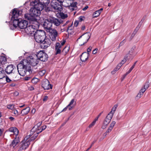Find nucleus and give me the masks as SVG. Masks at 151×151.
Segmentation results:
<instances>
[{
    "label": "nucleus",
    "mask_w": 151,
    "mask_h": 151,
    "mask_svg": "<svg viewBox=\"0 0 151 151\" xmlns=\"http://www.w3.org/2000/svg\"><path fill=\"white\" fill-rule=\"evenodd\" d=\"M40 11L38 10L34 6L30 9V14H25L24 17L25 19L29 20L30 22H37L36 17L40 16Z\"/></svg>",
    "instance_id": "obj_1"
},
{
    "label": "nucleus",
    "mask_w": 151,
    "mask_h": 151,
    "mask_svg": "<svg viewBox=\"0 0 151 151\" xmlns=\"http://www.w3.org/2000/svg\"><path fill=\"white\" fill-rule=\"evenodd\" d=\"M20 12H22L19 10L14 9L10 14V16H11V20L13 21V25L15 27H19V22L21 20V19L18 18L19 17L21 14Z\"/></svg>",
    "instance_id": "obj_2"
},
{
    "label": "nucleus",
    "mask_w": 151,
    "mask_h": 151,
    "mask_svg": "<svg viewBox=\"0 0 151 151\" xmlns=\"http://www.w3.org/2000/svg\"><path fill=\"white\" fill-rule=\"evenodd\" d=\"M33 136L29 135L26 136L20 143V147L18 151H24L27 148L30 144L31 141L34 140L35 139H33Z\"/></svg>",
    "instance_id": "obj_3"
},
{
    "label": "nucleus",
    "mask_w": 151,
    "mask_h": 151,
    "mask_svg": "<svg viewBox=\"0 0 151 151\" xmlns=\"http://www.w3.org/2000/svg\"><path fill=\"white\" fill-rule=\"evenodd\" d=\"M32 22L31 23H32ZM35 24V25L33 24L34 23L32 22V24L27 26V27L24 29L26 33L30 36H33L35 35V31L37 30V28L39 27V24L38 22H34Z\"/></svg>",
    "instance_id": "obj_4"
},
{
    "label": "nucleus",
    "mask_w": 151,
    "mask_h": 151,
    "mask_svg": "<svg viewBox=\"0 0 151 151\" xmlns=\"http://www.w3.org/2000/svg\"><path fill=\"white\" fill-rule=\"evenodd\" d=\"M35 39L36 42L40 43L45 38L46 33L42 30H37L35 32Z\"/></svg>",
    "instance_id": "obj_5"
},
{
    "label": "nucleus",
    "mask_w": 151,
    "mask_h": 151,
    "mask_svg": "<svg viewBox=\"0 0 151 151\" xmlns=\"http://www.w3.org/2000/svg\"><path fill=\"white\" fill-rule=\"evenodd\" d=\"M30 4L40 12L43 9L45 5L44 4L40 2V1H32L30 2Z\"/></svg>",
    "instance_id": "obj_6"
},
{
    "label": "nucleus",
    "mask_w": 151,
    "mask_h": 151,
    "mask_svg": "<svg viewBox=\"0 0 151 151\" xmlns=\"http://www.w3.org/2000/svg\"><path fill=\"white\" fill-rule=\"evenodd\" d=\"M37 56H30L27 57L30 66L31 65L32 66H35L38 64L39 60L37 59Z\"/></svg>",
    "instance_id": "obj_7"
},
{
    "label": "nucleus",
    "mask_w": 151,
    "mask_h": 151,
    "mask_svg": "<svg viewBox=\"0 0 151 151\" xmlns=\"http://www.w3.org/2000/svg\"><path fill=\"white\" fill-rule=\"evenodd\" d=\"M51 42L50 39L45 37L41 42L40 47L43 49H46L51 45Z\"/></svg>",
    "instance_id": "obj_8"
},
{
    "label": "nucleus",
    "mask_w": 151,
    "mask_h": 151,
    "mask_svg": "<svg viewBox=\"0 0 151 151\" xmlns=\"http://www.w3.org/2000/svg\"><path fill=\"white\" fill-rule=\"evenodd\" d=\"M91 34L88 33H86L83 34L79 37L77 40L78 41L81 38V41L82 42V44L80 45L82 46L83 45L86 43L90 37Z\"/></svg>",
    "instance_id": "obj_9"
},
{
    "label": "nucleus",
    "mask_w": 151,
    "mask_h": 151,
    "mask_svg": "<svg viewBox=\"0 0 151 151\" xmlns=\"http://www.w3.org/2000/svg\"><path fill=\"white\" fill-rule=\"evenodd\" d=\"M37 57L38 59H39L41 61L45 62L47 60L48 58L47 55L43 51H40L37 54Z\"/></svg>",
    "instance_id": "obj_10"
},
{
    "label": "nucleus",
    "mask_w": 151,
    "mask_h": 151,
    "mask_svg": "<svg viewBox=\"0 0 151 151\" xmlns=\"http://www.w3.org/2000/svg\"><path fill=\"white\" fill-rule=\"evenodd\" d=\"M41 84L42 87L45 90H48L52 88V85L50 84L49 81L47 79L43 80Z\"/></svg>",
    "instance_id": "obj_11"
},
{
    "label": "nucleus",
    "mask_w": 151,
    "mask_h": 151,
    "mask_svg": "<svg viewBox=\"0 0 151 151\" xmlns=\"http://www.w3.org/2000/svg\"><path fill=\"white\" fill-rule=\"evenodd\" d=\"M56 1H51V4L52 6L54 9L56 10L57 12L61 11L62 10L61 5L59 4Z\"/></svg>",
    "instance_id": "obj_12"
},
{
    "label": "nucleus",
    "mask_w": 151,
    "mask_h": 151,
    "mask_svg": "<svg viewBox=\"0 0 151 151\" xmlns=\"http://www.w3.org/2000/svg\"><path fill=\"white\" fill-rule=\"evenodd\" d=\"M52 25V22L50 21L49 18L45 20L43 24V26L45 29H47V31H49L52 29L51 28Z\"/></svg>",
    "instance_id": "obj_13"
},
{
    "label": "nucleus",
    "mask_w": 151,
    "mask_h": 151,
    "mask_svg": "<svg viewBox=\"0 0 151 151\" xmlns=\"http://www.w3.org/2000/svg\"><path fill=\"white\" fill-rule=\"evenodd\" d=\"M50 32V39L52 41H55L56 40V37L58 35V32L55 29H53L49 31Z\"/></svg>",
    "instance_id": "obj_14"
},
{
    "label": "nucleus",
    "mask_w": 151,
    "mask_h": 151,
    "mask_svg": "<svg viewBox=\"0 0 151 151\" xmlns=\"http://www.w3.org/2000/svg\"><path fill=\"white\" fill-rule=\"evenodd\" d=\"M42 124V122H40L37 124L32 128L31 129L29 135L33 136L34 135L35 133H36V132L38 129H39L40 127V126Z\"/></svg>",
    "instance_id": "obj_15"
},
{
    "label": "nucleus",
    "mask_w": 151,
    "mask_h": 151,
    "mask_svg": "<svg viewBox=\"0 0 151 151\" xmlns=\"http://www.w3.org/2000/svg\"><path fill=\"white\" fill-rule=\"evenodd\" d=\"M20 62L24 66V69L29 70V68L30 67V66L28 62L27 58L26 59H24L21 61Z\"/></svg>",
    "instance_id": "obj_16"
},
{
    "label": "nucleus",
    "mask_w": 151,
    "mask_h": 151,
    "mask_svg": "<svg viewBox=\"0 0 151 151\" xmlns=\"http://www.w3.org/2000/svg\"><path fill=\"white\" fill-rule=\"evenodd\" d=\"M28 24V22L21 19L19 24V27L21 29H25L27 27Z\"/></svg>",
    "instance_id": "obj_17"
},
{
    "label": "nucleus",
    "mask_w": 151,
    "mask_h": 151,
    "mask_svg": "<svg viewBox=\"0 0 151 151\" xmlns=\"http://www.w3.org/2000/svg\"><path fill=\"white\" fill-rule=\"evenodd\" d=\"M50 21L56 26H58L61 23V22L58 19L54 17H51L49 18Z\"/></svg>",
    "instance_id": "obj_18"
},
{
    "label": "nucleus",
    "mask_w": 151,
    "mask_h": 151,
    "mask_svg": "<svg viewBox=\"0 0 151 151\" xmlns=\"http://www.w3.org/2000/svg\"><path fill=\"white\" fill-rule=\"evenodd\" d=\"M116 122L115 121H113L110 124V126L109 127L106 132L104 134V136H106L107 134H108L112 131Z\"/></svg>",
    "instance_id": "obj_19"
},
{
    "label": "nucleus",
    "mask_w": 151,
    "mask_h": 151,
    "mask_svg": "<svg viewBox=\"0 0 151 151\" xmlns=\"http://www.w3.org/2000/svg\"><path fill=\"white\" fill-rule=\"evenodd\" d=\"M46 127V126L45 125H44L42 127H40V128L38 129L37 132H35L36 133H35L34 135H33L34 137H33L32 139H35L38 136V134L42 132L43 130H44Z\"/></svg>",
    "instance_id": "obj_20"
},
{
    "label": "nucleus",
    "mask_w": 151,
    "mask_h": 151,
    "mask_svg": "<svg viewBox=\"0 0 151 151\" xmlns=\"http://www.w3.org/2000/svg\"><path fill=\"white\" fill-rule=\"evenodd\" d=\"M89 55V53H87L86 52H83L80 56L81 60L82 62H85L88 59Z\"/></svg>",
    "instance_id": "obj_21"
},
{
    "label": "nucleus",
    "mask_w": 151,
    "mask_h": 151,
    "mask_svg": "<svg viewBox=\"0 0 151 151\" xmlns=\"http://www.w3.org/2000/svg\"><path fill=\"white\" fill-rule=\"evenodd\" d=\"M110 114H109L105 119L104 122L103 124L106 125H107L110 122L113 116L110 115Z\"/></svg>",
    "instance_id": "obj_22"
},
{
    "label": "nucleus",
    "mask_w": 151,
    "mask_h": 151,
    "mask_svg": "<svg viewBox=\"0 0 151 151\" xmlns=\"http://www.w3.org/2000/svg\"><path fill=\"white\" fill-rule=\"evenodd\" d=\"M77 4V2L70 3L69 4V6L68 7L72 11L76 10L77 9V7L76 5Z\"/></svg>",
    "instance_id": "obj_23"
},
{
    "label": "nucleus",
    "mask_w": 151,
    "mask_h": 151,
    "mask_svg": "<svg viewBox=\"0 0 151 151\" xmlns=\"http://www.w3.org/2000/svg\"><path fill=\"white\" fill-rule=\"evenodd\" d=\"M14 66L13 65H8L5 69V71L7 74H9L12 73V72L14 69Z\"/></svg>",
    "instance_id": "obj_24"
},
{
    "label": "nucleus",
    "mask_w": 151,
    "mask_h": 151,
    "mask_svg": "<svg viewBox=\"0 0 151 151\" xmlns=\"http://www.w3.org/2000/svg\"><path fill=\"white\" fill-rule=\"evenodd\" d=\"M9 131L11 132H13L15 136H17L19 133V131L15 127H12L9 128Z\"/></svg>",
    "instance_id": "obj_25"
},
{
    "label": "nucleus",
    "mask_w": 151,
    "mask_h": 151,
    "mask_svg": "<svg viewBox=\"0 0 151 151\" xmlns=\"http://www.w3.org/2000/svg\"><path fill=\"white\" fill-rule=\"evenodd\" d=\"M19 141L18 138H15L13 140L10 146L11 147H12L14 148L15 147L19 142Z\"/></svg>",
    "instance_id": "obj_26"
},
{
    "label": "nucleus",
    "mask_w": 151,
    "mask_h": 151,
    "mask_svg": "<svg viewBox=\"0 0 151 151\" xmlns=\"http://www.w3.org/2000/svg\"><path fill=\"white\" fill-rule=\"evenodd\" d=\"M30 110V108L29 107H27L25 108L22 110L21 113L22 116L26 115L28 114Z\"/></svg>",
    "instance_id": "obj_27"
},
{
    "label": "nucleus",
    "mask_w": 151,
    "mask_h": 151,
    "mask_svg": "<svg viewBox=\"0 0 151 151\" xmlns=\"http://www.w3.org/2000/svg\"><path fill=\"white\" fill-rule=\"evenodd\" d=\"M58 1L60 3V5L65 7H68L69 6V4L67 2V1Z\"/></svg>",
    "instance_id": "obj_28"
},
{
    "label": "nucleus",
    "mask_w": 151,
    "mask_h": 151,
    "mask_svg": "<svg viewBox=\"0 0 151 151\" xmlns=\"http://www.w3.org/2000/svg\"><path fill=\"white\" fill-rule=\"evenodd\" d=\"M149 87V84L148 83H146L144 86L143 87H142L141 90H140V91L143 94L144 92Z\"/></svg>",
    "instance_id": "obj_29"
},
{
    "label": "nucleus",
    "mask_w": 151,
    "mask_h": 151,
    "mask_svg": "<svg viewBox=\"0 0 151 151\" xmlns=\"http://www.w3.org/2000/svg\"><path fill=\"white\" fill-rule=\"evenodd\" d=\"M118 104H115L114 106L112 107L111 111L109 113V114H111L110 115H112V116H113L114 114V113L115 111H116V108L118 107Z\"/></svg>",
    "instance_id": "obj_30"
},
{
    "label": "nucleus",
    "mask_w": 151,
    "mask_h": 151,
    "mask_svg": "<svg viewBox=\"0 0 151 151\" xmlns=\"http://www.w3.org/2000/svg\"><path fill=\"white\" fill-rule=\"evenodd\" d=\"M28 70L23 68L22 69L19 70L18 71V72L20 76H24L25 74V71H27V70Z\"/></svg>",
    "instance_id": "obj_31"
},
{
    "label": "nucleus",
    "mask_w": 151,
    "mask_h": 151,
    "mask_svg": "<svg viewBox=\"0 0 151 151\" xmlns=\"http://www.w3.org/2000/svg\"><path fill=\"white\" fill-rule=\"evenodd\" d=\"M70 49V48L69 46L65 47L63 49L62 52L64 55H65L69 51Z\"/></svg>",
    "instance_id": "obj_32"
},
{
    "label": "nucleus",
    "mask_w": 151,
    "mask_h": 151,
    "mask_svg": "<svg viewBox=\"0 0 151 151\" xmlns=\"http://www.w3.org/2000/svg\"><path fill=\"white\" fill-rule=\"evenodd\" d=\"M6 61V58L4 56H2L0 58V62L2 64H5Z\"/></svg>",
    "instance_id": "obj_33"
},
{
    "label": "nucleus",
    "mask_w": 151,
    "mask_h": 151,
    "mask_svg": "<svg viewBox=\"0 0 151 151\" xmlns=\"http://www.w3.org/2000/svg\"><path fill=\"white\" fill-rule=\"evenodd\" d=\"M58 13H59V15L61 18L62 19H65L68 17L67 14H64L62 12H61V11L58 12Z\"/></svg>",
    "instance_id": "obj_34"
},
{
    "label": "nucleus",
    "mask_w": 151,
    "mask_h": 151,
    "mask_svg": "<svg viewBox=\"0 0 151 151\" xmlns=\"http://www.w3.org/2000/svg\"><path fill=\"white\" fill-rule=\"evenodd\" d=\"M100 14L101 13L98 10L94 12L92 16L93 17H98Z\"/></svg>",
    "instance_id": "obj_35"
},
{
    "label": "nucleus",
    "mask_w": 151,
    "mask_h": 151,
    "mask_svg": "<svg viewBox=\"0 0 151 151\" xmlns=\"http://www.w3.org/2000/svg\"><path fill=\"white\" fill-rule=\"evenodd\" d=\"M17 67L18 71L19 70L22 69L24 68V66L21 62L20 63H19L18 64V65H17Z\"/></svg>",
    "instance_id": "obj_36"
},
{
    "label": "nucleus",
    "mask_w": 151,
    "mask_h": 151,
    "mask_svg": "<svg viewBox=\"0 0 151 151\" xmlns=\"http://www.w3.org/2000/svg\"><path fill=\"white\" fill-rule=\"evenodd\" d=\"M5 76L4 71L2 70H1V71H0V79L4 78Z\"/></svg>",
    "instance_id": "obj_37"
},
{
    "label": "nucleus",
    "mask_w": 151,
    "mask_h": 151,
    "mask_svg": "<svg viewBox=\"0 0 151 151\" xmlns=\"http://www.w3.org/2000/svg\"><path fill=\"white\" fill-rule=\"evenodd\" d=\"M137 62V61H136L133 65L129 69V70L127 72V74H129L132 70L134 68L136 63Z\"/></svg>",
    "instance_id": "obj_38"
},
{
    "label": "nucleus",
    "mask_w": 151,
    "mask_h": 151,
    "mask_svg": "<svg viewBox=\"0 0 151 151\" xmlns=\"http://www.w3.org/2000/svg\"><path fill=\"white\" fill-rule=\"evenodd\" d=\"M143 93H142L140 91H139V93L137 94L136 99H139L141 96H142L143 95Z\"/></svg>",
    "instance_id": "obj_39"
},
{
    "label": "nucleus",
    "mask_w": 151,
    "mask_h": 151,
    "mask_svg": "<svg viewBox=\"0 0 151 151\" xmlns=\"http://www.w3.org/2000/svg\"><path fill=\"white\" fill-rule=\"evenodd\" d=\"M74 103H75V104H76V101H75L74 99H73L71 100L69 104L68 105V106H71Z\"/></svg>",
    "instance_id": "obj_40"
},
{
    "label": "nucleus",
    "mask_w": 151,
    "mask_h": 151,
    "mask_svg": "<svg viewBox=\"0 0 151 151\" xmlns=\"http://www.w3.org/2000/svg\"><path fill=\"white\" fill-rule=\"evenodd\" d=\"M45 70H42L40 71L39 72V75L41 76H43L45 74Z\"/></svg>",
    "instance_id": "obj_41"
},
{
    "label": "nucleus",
    "mask_w": 151,
    "mask_h": 151,
    "mask_svg": "<svg viewBox=\"0 0 151 151\" xmlns=\"http://www.w3.org/2000/svg\"><path fill=\"white\" fill-rule=\"evenodd\" d=\"M62 46L60 45V43L59 42H57L56 44L55 47L58 48L59 49H61L62 50Z\"/></svg>",
    "instance_id": "obj_42"
},
{
    "label": "nucleus",
    "mask_w": 151,
    "mask_h": 151,
    "mask_svg": "<svg viewBox=\"0 0 151 151\" xmlns=\"http://www.w3.org/2000/svg\"><path fill=\"white\" fill-rule=\"evenodd\" d=\"M55 49L56 51L55 54L57 55L58 54H60L61 52V49H59L58 48L55 47Z\"/></svg>",
    "instance_id": "obj_43"
},
{
    "label": "nucleus",
    "mask_w": 151,
    "mask_h": 151,
    "mask_svg": "<svg viewBox=\"0 0 151 151\" xmlns=\"http://www.w3.org/2000/svg\"><path fill=\"white\" fill-rule=\"evenodd\" d=\"M38 81V78H33L32 80V82L33 83H36Z\"/></svg>",
    "instance_id": "obj_44"
},
{
    "label": "nucleus",
    "mask_w": 151,
    "mask_h": 151,
    "mask_svg": "<svg viewBox=\"0 0 151 151\" xmlns=\"http://www.w3.org/2000/svg\"><path fill=\"white\" fill-rule=\"evenodd\" d=\"M119 69L120 68L117 66L114 69L111 71V73L112 74H114L116 73V71H118Z\"/></svg>",
    "instance_id": "obj_45"
},
{
    "label": "nucleus",
    "mask_w": 151,
    "mask_h": 151,
    "mask_svg": "<svg viewBox=\"0 0 151 151\" xmlns=\"http://www.w3.org/2000/svg\"><path fill=\"white\" fill-rule=\"evenodd\" d=\"M145 19V17H144L142 19H141V21L140 22H139L138 25V26H139V27H140L142 24V23L144 21Z\"/></svg>",
    "instance_id": "obj_46"
},
{
    "label": "nucleus",
    "mask_w": 151,
    "mask_h": 151,
    "mask_svg": "<svg viewBox=\"0 0 151 151\" xmlns=\"http://www.w3.org/2000/svg\"><path fill=\"white\" fill-rule=\"evenodd\" d=\"M96 121L94 120L89 125V128H91L95 124Z\"/></svg>",
    "instance_id": "obj_47"
},
{
    "label": "nucleus",
    "mask_w": 151,
    "mask_h": 151,
    "mask_svg": "<svg viewBox=\"0 0 151 151\" xmlns=\"http://www.w3.org/2000/svg\"><path fill=\"white\" fill-rule=\"evenodd\" d=\"M128 58L127 57H125L122 60L121 62V63L122 64V65L126 61L127 59Z\"/></svg>",
    "instance_id": "obj_48"
},
{
    "label": "nucleus",
    "mask_w": 151,
    "mask_h": 151,
    "mask_svg": "<svg viewBox=\"0 0 151 151\" xmlns=\"http://www.w3.org/2000/svg\"><path fill=\"white\" fill-rule=\"evenodd\" d=\"M96 140H94L93 142H92V144L90 145V146L89 148H88V149H87L85 151H88L89 150L91 147L96 142Z\"/></svg>",
    "instance_id": "obj_49"
},
{
    "label": "nucleus",
    "mask_w": 151,
    "mask_h": 151,
    "mask_svg": "<svg viewBox=\"0 0 151 151\" xmlns=\"http://www.w3.org/2000/svg\"><path fill=\"white\" fill-rule=\"evenodd\" d=\"M140 27H139V26H138L137 27H136V28L135 29V30H134L133 32V33L134 35L135 34L137 33Z\"/></svg>",
    "instance_id": "obj_50"
},
{
    "label": "nucleus",
    "mask_w": 151,
    "mask_h": 151,
    "mask_svg": "<svg viewBox=\"0 0 151 151\" xmlns=\"http://www.w3.org/2000/svg\"><path fill=\"white\" fill-rule=\"evenodd\" d=\"M125 42V40H124L122 41L119 44L118 48H119L120 47L123 45Z\"/></svg>",
    "instance_id": "obj_51"
},
{
    "label": "nucleus",
    "mask_w": 151,
    "mask_h": 151,
    "mask_svg": "<svg viewBox=\"0 0 151 151\" xmlns=\"http://www.w3.org/2000/svg\"><path fill=\"white\" fill-rule=\"evenodd\" d=\"M13 112L16 115H19V113L17 111L16 109H14L13 110Z\"/></svg>",
    "instance_id": "obj_52"
},
{
    "label": "nucleus",
    "mask_w": 151,
    "mask_h": 151,
    "mask_svg": "<svg viewBox=\"0 0 151 151\" xmlns=\"http://www.w3.org/2000/svg\"><path fill=\"white\" fill-rule=\"evenodd\" d=\"M28 89L29 91H33L34 90V88L32 86H31L28 87Z\"/></svg>",
    "instance_id": "obj_53"
},
{
    "label": "nucleus",
    "mask_w": 151,
    "mask_h": 151,
    "mask_svg": "<svg viewBox=\"0 0 151 151\" xmlns=\"http://www.w3.org/2000/svg\"><path fill=\"white\" fill-rule=\"evenodd\" d=\"M83 18H84V17L83 16H80L79 17V20L80 22H82V21L83 20Z\"/></svg>",
    "instance_id": "obj_54"
},
{
    "label": "nucleus",
    "mask_w": 151,
    "mask_h": 151,
    "mask_svg": "<svg viewBox=\"0 0 151 151\" xmlns=\"http://www.w3.org/2000/svg\"><path fill=\"white\" fill-rule=\"evenodd\" d=\"M14 107L13 105H9L7 106V108L9 109H12Z\"/></svg>",
    "instance_id": "obj_55"
},
{
    "label": "nucleus",
    "mask_w": 151,
    "mask_h": 151,
    "mask_svg": "<svg viewBox=\"0 0 151 151\" xmlns=\"http://www.w3.org/2000/svg\"><path fill=\"white\" fill-rule=\"evenodd\" d=\"M103 113V112H101V113H100V114L97 117H96L94 120L96 121H97L99 118V116H101V114Z\"/></svg>",
    "instance_id": "obj_56"
},
{
    "label": "nucleus",
    "mask_w": 151,
    "mask_h": 151,
    "mask_svg": "<svg viewBox=\"0 0 151 151\" xmlns=\"http://www.w3.org/2000/svg\"><path fill=\"white\" fill-rule=\"evenodd\" d=\"M6 81L7 82H9L11 81L10 79H9V77L7 76H6Z\"/></svg>",
    "instance_id": "obj_57"
},
{
    "label": "nucleus",
    "mask_w": 151,
    "mask_h": 151,
    "mask_svg": "<svg viewBox=\"0 0 151 151\" xmlns=\"http://www.w3.org/2000/svg\"><path fill=\"white\" fill-rule=\"evenodd\" d=\"M92 49V47L91 46L89 47L87 49V53H89L90 52H91V50Z\"/></svg>",
    "instance_id": "obj_58"
},
{
    "label": "nucleus",
    "mask_w": 151,
    "mask_h": 151,
    "mask_svg": "<svg viewBox=\"0 0 151 151\" xmlns=\"http://www.w3.org/2000/svg\"><path fill=\"white\" fill-rule=\"evenodd\" d=\"M65 40H63V41H61V42H60V45L62 46L65 44Z\"/></svg>",
    "instance_id": "obj_59"
},
{
    "label": "nucleus",
    "mask_w": 151,
    "mask_h": 151,
    "mask_svg": "<svg viewBox=\"0 0 151 151\" xmlns=\"http://www.w3.org/2000/svg\"><path fill=\"white\" fill-rule=\"evenodd\" d=\"M69 119V118L67 119V120H66L65 121V122H64L61 125V127H62L63 126H64L68 120Z\"/></svg>",
    "instance_id": "obj_60"
},
{
    "label": "nucleus",
    "mask_w": 151,
    "mask_h": 151,
    "mask_svg": "<svg viewBox=\"0 0 151 151\" xmlns=\"http://www.w3.org/2000/svg\"><path fill=\"white\" fill-rule=\"evenodd\" d=\"M78 21H76L74 22V25L76 27H77L78 24Z\"/></svg>",
    "instance_id": "obj_61"
},
{
    "label": "nucleus",
    "mask_w": 151,
    "mask_h": 151,
    "mask_svg": "<svg viewBox=\"0 0 151 151\" xmlns=\"http://www.w3.org/2000/svg\"><path fill=\"white\" fill-rule=\"evenodd\" d=\"M107 125H106L103 124L101 127V128L103 129H104L106 128Z\"/></svg>",
    "instance_id": "obj_62"
},
{
    "label": "nucleus",
    "mask_w": 151,
    "mask_h": 151,
    "mask_svg": "<svg viewBox=\"0 0 151 151\" xmlns=\"http://www.w3.org/2000/svg\"><path fill=\"white\" fill-rule=\"evenodd\" d=\"M97 50H98V49L97 48H96L95 49H94L93 51V52H92L93 54H95L96 53L97 51Z\"/></svg>",
    "instance_id": "obj_63"
},
{
    "label": "nucleus",
    "mask_w": 151,
    "mask_h": 151,
    "mask_svg": "<svg viewBox=\"0 0 151 151\" xmlns=\"http://www.w3.org/2000/svg\"><path fill=\"white\" fill-rule=\"evenodd\" d=\"M48 99V97L47 96H45L44 98L43 99V101H46Z\"/></svg>",
    "instance_id": "obj_64"
}]
</instances>
